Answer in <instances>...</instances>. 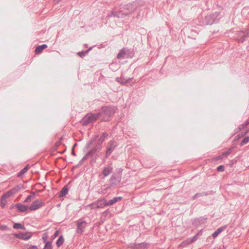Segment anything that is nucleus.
<instances>
[{
	"label": "nucleus",
	"mask_w": 249,
	"mask_h": 249,
	"mask_svg": "<svg viewBox=\"0 0 249 249\" xmlns=\"http://www.w3.org/2000/svg\"><path fill=\"white\" fill-rule=\"evenodd\" d=\"M108 136V134L107 133H103L100 137L99 139L96 141L94 147L91 149V152H96L98 150L101 149L103 142H104L105 139Z\"/></svg>",
	"instance_id": "5"
},
{
	"label": "nucleus",
	"mask_w": 249,
	"mask_h": 249,
	"mask_svg": "<svg viewBox=\"0 0 249 249\" xmlns=\"http://www.w3.org/2000/svg\"><path fill=\"white\" fill-rule=\"evenodd\" d=\"M112 170V168L110 166L106 167L103 170V174L107 177L108 176Z\"/></svg>",
	"instance_id": "23"
},
{
	"label": "nucleus",
	"mask_w": 249,
	"mask_h": 249,
	"mask_svg": "<svg viewBox=\"0 0 249 249\" xmlns=\"http://www.w3.org/2000/svg\"><path fill=\"white\" fill-rule=\"evenodd\" d=\"M13 228L16 229L25 230V227L20 223H15L13 225Z\"/></svg>",
	"instance_id": "30"
},
{
	"label": "nucleus",
	"mask_w": 249,
	"mask_h": 249,
	"mask_svg": "<svg viewBox=\"0 0 249 249\" xmlns=\"http://www.w3.org/2000/svg\"><path fill=\"white\" fill-rule=\"evenodd\" d=\"M76 231L78 232V228L76 229Z\"/></svg>",
	"instance_id": "50"
},
{
	"label": "nucleus",
	"mask_w": 249,
	"mask_h": 249,
	"mask_svg": "<svg viewBox=\"0 0 249 249\" xmlns=\"http://www.w3.org/2000/svg\"><path fill=\"white\" fill-rule=\"evenodd\" d=\"M133 78H129L127 79H124V77H116L115 78L116 81L117 82L120 83L121 85H125L127 83H128L129 81H130Z\"/></svg>",
	"instance_id": "16"
},
{
	"label": "nucleus",
	"mask_w": 249,
	"mask_h": 249,
	"mask_svg": "<svg viewBox=\"0 0 249 249\" xmlns=\"http://www.w3.org/2000/svg\"><path fill=\"white\" fill-rule=\"evenodd\" d=\"M220 18V13L217 12L207 15L203 19L202 25H207L216 23L218 22Z\"/></svg>",
	"instance_id": "3"
},
{
	"label": "nucleus",
	"mask_w": 249,
	"mask_h": 249,
	"mask_svg": "<svg viewBox=\"0 0 249 249\" xmlns=\"http://www.w3.org/2000/svg\"><path fill=\"white\" fill-rule=\"evenodd\" d=\"M117 17L119 18H123V16L122 15V12H116L115 11H113L111 13L108 15L107 17Z\"/></svg>",
	"instance_id": "19"
},
{
	"label": "nucleus",
	"mask_w": 249,
	"mask_h": 249,
	"mask_svg": "<svg viewBox=\"0 0 249 249\" xmlns=\"http://www.w3.org/2000/svg\"><path fill=\"white\" fill-rule=\"evenodd\" d=\"M200 197H202L201 193H196L195 195L194 196L193 199H196L197 198Z\"/></svg>",
	"instance_id": "39"
},
{
	"label": "nucleus",
	"mask_w": 249,
	"mask_h": 249,
	"mask_svg": "<svg viewBox=\"0 0 249 249\" xmlns=\"http://www.w3.org/2000/svg\"><path fill=\"white\" fill-rule=\"evenodd\" d=\"M71 183V182H69L68 184L65 185L60 192L59 196V197L65 196L68 193L69 190V186Z\"/></svg>",
	"instance_id": "15"
},
{
	"label": "nucleus",
	"mask_w": 249,
	"mask_h": 249,
	"mask_svg": "<svg viewBox=\"0 0 249 249\" xmlns=\"http://www.w3.org/2000/svg\"><path fill=\"white\" fill-rule=\"evenodd\" d=\"M91 153H93V152H91V150L82 159L81 162H82L84 160H86L90 155Z\"/></svg>",
	"instance_id": "35"
},
{
	"label": "nucleus",
	"mask_w": 249,
	"mask_h": 249,
	"mask_svg": "<svg viewBox=\"0 0 249 249\" xmlns=\"http://www.w3.org/2000/svg\"><path fill=\"white\" fill-rule=\"evenodd\" d=\"M244 40H245L244 38H242V39H241L240 41L242 43H243L244 41Z\"/></svg>",
	"instance_id": "46"
},
{
	"label": "nucleus",
	"mask_w": 249,
	"mask_h": 249,
	"mask_svg": "<svg viewBox=\"0 0 249 249\" xmlns=\"http://www.w3.org/2000/svg\"><path fill=\"white\" fill-rule=\"evenodd\" d=\"M223 156V155L219 156V158H218V159H222V158H223V157H222V156Z\"/></svg>",
	"instance_id": "47"
},
{
	"label": "nucleus",
	"mask_w": 249,
	"mask_h": 249,
	"mask_svg": "<svg viewBox=\"0 0 249 249\" xmlns=\"http://www.w3.org/2000/svg\"><path fill=\"white\" fill-rule=\"evenodd\" d=\"M92 153H91L89 156H92L91 154H92Z\"/></svg>",
	"instance_id": "52"
},
{
	"label": "nucleus",
	"mask_w": 249,
	"mask_h": 249,
	"mask_svg": "<svg viewBox=\"0 0 249 249\" xmlns=\"http://www.w3.org/2000/svg\"><path fill=\"white\" fill-rule=\"evenodd\" d=\"M43 202L39 200H36L34 201L31 206L29 207V210L31 211H34L37 210L39 208L43 206Z\"/></svg>",
	"instance_id": "9"
},
{
	"label": "nucleus",
	"mask_w": 249,
	"mask_h": 249,
	"mask_svg": "<svg viewBox=\"0 0 249 249\" xmlns=\"http://www.w3.org/2000/svg\"><path fill=\"white\" fill-rule=\"evenodd\" d=\"M200 193L202 195V196H207L209 194L212 195L213 194V192L212 191L210 192V193H209L208 192H202V193Z\"/></svg>",
	"instance_id": "38"
},
{
	"label": "nucleus",
	"mask_w": 249,
	"mask_h": 249,
	"mask_svg": "<svg viewBox=\"0 0 249 249\" xmlns=\"http://www.w3.org/2000/svg\"><path fill=\"white\" fill-rule=\"evenodd\" d=\"M226 227V226L220 227L218 228L213 234H212V237L213 238H215L216 237L218 236V235L222 231H223L225 229Z\"/></svg>",
	"instance_id": "18"
},
{
	"label": "nucleus",
	"mask_w": 249,
	"mask_h": 249,
	"mask_svg": "<svg viewBox=\"0 0 249 249\" xmlns=\"http://www.w3.org/2000/svg\"><path fill=\"white\" fill-rule=\"evenodd\" d=\"M42 239H43V242H44V243H46L47 242V238H46V237L43 236V237H42Z\"/></svg>",
	"instance_id": "43"
},
{
	"label": "nucleus",
	"mask_w": 249,
	"mask_h": 249,
	"mask_svg": "<svg viewBox=\"0 0 249 249\" xmlns=\"http://www.w3.org/2000/svg\"><path fill=\"white\" fill-rule=\"evenodd\" d=\"M32 236V234L30 232H28L26 233H19L18 234H16V236L20 239L27 240L29 239Z\"/></svg>",
	"instance_id": "10"
},
{
	"label": "nucleus",
	"mask_w": 249,
	"mask_h": 249,
	"mask_svg": "<svg viewBox=\"0 0 249 249\" xmlns=\"http://www.w3.org/2000/svg\"><path fill=\"white\" fill-rule=\"evenodd\" d=\"M35 196V193H33V195H29L25 199V200H24V202L25 203H28L30 201H31V199H33L34 198Z\"/></svg>",
	"instance_id": "33"
},
{
	"label": "nucleus",
	"mask_w": 249,
	"mask_h": 249,
	"mask_svg": "<svg viewBox=\"0 0 249 249\" xmlns=\"http://www.w3.org/2000/svg\"><path fill=\"white\" fill-rule=\"evenodd\" d=\"M58 231H55V232L54 234V237H56L58 235Z\"/></svg>",
	"instance_id": "44"
},
{
	"label": "nucleus",
	"mask_w": 249,
	"mask_h": 249,
	"mask_svg": "<svg viewBox=\"0 0 249 249\" xmlns=\"http://www.w3.org/2000/svg\"><path fill=\"white\" fill-rule=\"evenodd\" d=\"M60 0H57V1H60Z\"/></svg>",
	"instance_id": "53"
},
{
	"label": "nucleus",
	"mask_w": 249,
	"mask_h": 249,
	"mask_svg": "<svg viewBox=\"0 0 249 249\" xmlns=\"http://www.w3.org/2000/svg\"><path fill=\"white\" fill-rule=\"evenodd\" d=\"M108 206L107 201L105 199H99L96 202L91 204V209L103 208Z\"/></svg>",
	"instance_id": "7"
},
{
	"label": "nucleus",
	"mask_w": 249,
	"mask_h": 249,
	"mask_svg": "<svg viewBox=\"0 0 249 249\" xmlns=\"http://www.w3.org/2000/svg\"><path fill=\"white\" fill-rule=\"evenodd\" d=\"M143 4L142 0H136L133 3H128L123 6V10L125 11L124 12L122 13L123 16H125L129 14L133 13L137 9L142 6Z\"/></svg>",
	"instance_id": "2"
},
{
	"label": "nucleus",
	"mask_w": 249,
	"mask_h": 249,
	"mask_svg": "<svg viewBox=\"0 0 249 249\" xmlns=\"http://www.w3.org/2000/svg\"><path fill=\"white\" fill-rule=\"evenodd\" d=\"M122 197L121 196H118V197H114L112 199L109 200L107 201V204L108 206H111L114 204V203H116L117 202L119 201V200H121L122 199Z\"/></svg>",
	"instance_id": "21"
},
{
	"label": "nucleus",
	"mask_w": 249,
	"mask_h": 249,
	"mask_svg": "<svg viewBox=\"0 0 249 249\" xmlns=\"http://www.w3.org/2000/svg\"><path fill=\"white\" fill-rule=\"evenodd\" d=\"M12 195H13V194L12 193V191L10 190L2 195L1 199L3 200V199L10 197Z\"/></svg>",
	"instance_id": "27"
},
{
	"label": "nucleus",
	"mask_w": 249,
	"mask_h": 249,
	"mask_svg": "<svg viewBox=\"0 0 249 249\" xmlns=\"http://www.w3.org/2000/svg\"><path fill=\"white\" fill-rule=\"evenodd\" d=\"M21 188L20 185H17L10 190L12 191V193H13V194H15L17 193L18 191H19Z\"/></svg>",
	"instance_id": "29"
},
{
	"label": "nucleus",
	"mask_w": 249,
	"mask_h": 249,
	"mask_svg": "<svg viewBox=\"0 0 249 249\" xmlns=\"http://www.w3.org/2000/svg\"><path fill=\"white\" fill-rule=\"evenodd\" d=\"M76 145H77V143H75L74 144L73 146H74V147H75V146H76Z\"/></svg>",
	"instance_id": "49"
},
{
	"label": "nucleus",
	"mask_w": 249,
	"mask_h": 249,
	"mask_svg": "<svg viewBox=\"0 0 249 249\" xmlns=\"http://www.w3.org/2000/svg\"><path fill=\"white\" fill-rule=\"evenodd\" d=\"M148 244L145 243L141 244H132L129 248L131 249H146Z\"/></svg>",
	"instance_id": "11"
},
{
	"label": "nucleus",
	"mask_w": 249,
	"mask_h": 249,
	"mask_svg": "<svg viewBox=\"0 0 249 249\" xmlns=\"http://www.w3.org/2000/svg\"><path fill=\"white\" fill-rule=\"evenodd\" d=\"M27 249H37V246L34 245V246H32L30 247L29 248H27Z\"/></svg>",
	"instance_id": "40"
},
{
	"label": "nucleus",
	"mask_w": 249,
	"mask_h": 249,
	"mask_svg": "<svg viewBox=\"0 0 249 249\" xmlns=\"http://www.w3.org/2000/svg\"><path fill=\"white\" fill-rule=\"evenodd\" d=\"M47 47V45L46 44H43L37 46L35 49V53L38 54L42 52V51Z\"/></svg>",
	"instance_id": "22"
},
{
	"label": "nucleus",
	"mask_w": 249,
	"mask_h": 249,
	"mask_svg": "<svg viewBox=\"0 0 249 249\" xmlns=\"http://www.w3.org/2000/svg\"><path fill=\"white\" fill-rule=\"evenodd\" d=\"M208 218L206 216H201L195 218L192 222V225L195 227H199L206 223Z\"/></svg>",
	"instance_id": "6"
},
{
	"label": "nucleus",
	"mask_w": 249,
	"mask_h": 249,
	"mask_svg": "<svg viewBox=\"0 0 249 249\" xmlns=\"http://www.w3.org/2000/svg\"><path fill=\"white\" fill-rule=\"evenodd\" d=\"M116 110L117 108L114 107H102L101 111L98 113L99 117L101 118V120L103 122L109 121Z\"/></svg>",
	"instance_id": "1"
},
{
	"label": "nucleus",
	"mask_w": 249,
	"mask_h": 249,
	"mask_svg": "<svg viewBox=\"0 0 249 249\" xmlns=\"http://www.w3.org/2000/svg\"><path fill=\"white\" fill-rule=\"evenodd\" d=\"M199 235V233H197L196 234L195 236L191 238H188L186 241H185L184 242H183V244H186L187 245L190 244L194 242H195L197 239L198 235Z\"/></svg>",
	"instance_id": "17"
},
{
	"label": "nucleus",
	"mask_w": 249,
	"mask_h": 249,
	"mask_svg": "<svg viewBox=\"0 0 249 249\" xmlns=\"http://www.w3.org/2000/svg\"><path fill=\"white\" fill-rule=\"evenodd\" d=\"M249 142V136H247L244 138L241 142L240 145L241 146H243L245 144L248 143Z\"/></svg>",
	"instance_id": "31"
},
{
	"label": "nucleus",
	"mask_w": 249,
	"mask_h": 249,
	"mask_svg": "<svg viewBox=\"0 0 249 249\" xmlns=\"http://www.w3.org/2000/svg\"><path fill=\"white\" fill-rule=\"evenodd\" d=\"M129 50L126 48H123L118 53L117 58L118 59L124 58L126 57Z\"/></svg>",
	"instance_id": "12"
},
{
	"label": "nucleus",
	"mask_w": 249,
	"mask_h": 249,
	"mask_svg": "<svg viewBox=\"0 0 249 249\" xmlns=\"http://www.w3.org/2000/svg\"><path fill=\"white\" fill-rule=\"evenodd\" d=\"M64 238H63L62 235H61L59 237L58 239H57V240L56 241V246L58 247H60L64 243Z\"/></svg>",
	"instance_id": "28"
},
{
	"label": "nucleus",
	"mask_w": 249,
	"mask_h": 249,
	"mask_svg": "<svg viewBox=\"0 0 249 249\" xmlns=\"http://www.w3.org/2000/svg\"><path fill=\"white\" fill-rule=\"evenodd\" d=\"M29 165H27L23 169H22L18 174L17 176L18 177H21L24 175L29 169Z\"/></svg>",
	"instance_id": "25"
},
{
	"label": "nucleus",
	"mask_w": 249,
	"mask_h": 249,
	"mask_svg": "<svg viewBox=\"0 0 249 249\" xmlns=\"http://www.w3.org/2000/svg\"><path fill=\"white\" fill-rule=\"evenodd\" d=\"M231 151H232V149L231 148H230L227 151L224 152L222 154V155H223L225 157H227L231 153Z\"/></svg>",
	"instance_id": "36"
},
{
	"label": "nucleus",
	"mask_w": 249,
	"mask_h": 249,
	"mask_svg": "<svg viewBox=\"0 0 249 249\" xmlns=\"http://www.w3.org/2000/svg\"><path fill=\"white\" fill-rule=\"evenodd\" d=\"M15 207L20 212H25L29 209V207H28L27 206L24 205L20 203H17L15 205Z\"/></svg>",
	"instance_id": "14"
},
{
	"label": "nucleus",
	"mask_w": 249,
	"mask_h": 249,
	"mask_svg": "<svg viewBox=\"0 0 249 249\" xmlns=\"http://www.w3.org/2000/svg\"><path fill=\"white\" fill-rule=\"evenodd\" d=\"M225 170V167L223 165H220L217 168V171L218 172H223Z\"/></svg>",
	"instance_id": "37"
},
{
	"label": "nucleus",
	"mask_w": 249,
	"mask_h": 249,
	"mask_svg": "<svg viewBox=\"0 0 249 249\" xmlns=\"http://www.w3.org/2000/svg\"><path fill=\"white\" fill-rule=\"evenodd\" d=\"M72 154H73L74 155H76V154H75L74 152H73V153H72Z\"/></svg>",
	"instance_id": "51"
},
{
	"label": "nucleus",
	"mask_w": 249,
	"mask_h": 249,
	"mask_svg": "<svg viewBox=\"0 0 249 249\" xmlns=\"http://www.w3.org/2000/svg\"><path fill=\"white\" fill-rule=\"evenodd\" d=\"M98 137H99L98 134H95L94 135V136L93 137V138L87 143V147L90 146L94 142H95L96 141V140L97 139Z\"/></svg>",
	"instance_id": "26"
},
{
	"label": "nucleus",
	"mask_w": 249,
	"mask_h": 249,
	"mask_svg": "<svg viewBox=\"0 0 249 249\" xmlns=\"http://www.w3.org/2000/svg\"><path fill=\"white\" fill-rule=\"evenodd\" d=\"M249 124V118L245 122V123L242 125H240L238 127V131L241 130L244 127L247 126Z\"/></svg>",
	"instance_id": "32"
},
{
	"label": "nucleus",
	"mask_w": 249,
	"mask_h": 249,
	"mask_svg": "<svg viewBox=\"0 0 249 249\" xmlns=\"http://www.w3.org/2000/svg\"><path fill=\"white\" fill-rule=\"evenodd\" d=\"M244 36L247 37L249 36V32H247L246 33H244Z\"/></svg>",
	"instance_id": "42"
},
{
	"label": "nucleus",
	"mask_w": 249,
	"mask_h": 249,
	"mask_svg": "<svg viewBox=\"0 0 249 249\" xmlns=\"http://www.w3.org/2000/svg\"><path fill=\"white\" fill-rule=\"evenodd\" d=\"M98 118V114L89 113L85 115L80 121V123L83 125H87L90 123L95 122Z\"/></svg>",
	"instance_id": "4"
},
{
	"label": "nucleus",
	"mask_w": 249,
	"mask_h": 249,
	"mask_svg": "<svg viewBox=\"0 0 249 249\" xmlns=\"http://www.w3.org/2000/svg\"><path fill=\"white\" fill-rule=\"evenodd\" d=\"M93 47V46H92V47H90V48H89V49H88L87 50L82 51L81 52H79V56H80L81 57H83L86 54H87L90 50H92Z\"/></svg>",
	"instance_id": "24"
},
{
	"label": "nucleus",
	"mask_w": 249,
	"mask_h": 249,
	"mask_svg": "<svg viewBox=\"0 0 249 249\" xmlns=\"http://www.w3.org/2000/svg\"><path fill=\"white\" fill-rule=\"evenodd\" d=\"M219 249H226V247L224 246H223L222 247L219 248Z\"/></svg>",
	"instance_id": "45"
},
{
	"label": "nucleus",
	"mask_w": 249,
	"mask_h": 249,
	"mask_svg": "<svg viewBox=\"0 0 249 249\" xmlns=\"http://www.w3.org/2000/svg\"><path fill=\"white\" fill-rule=\"evenodd\" d=\"M121 182V177L119 176H116L112 175L110 179V185L113 186L114 185H117Z\"/></svg>",
	"instance_id": "13"
},
{
	"label": "nucleus",
	"mask_w": 249,
	"mask_h": 249,
	"mask_svg": "<svg viewBox=\"0 0 249 249\" xmlns=\"http://www.w3.org/2000/svg\"><path fill=\"white\" fill-rule=\"evenodd\" d=\"M87 225L88 224L86 221H83L81 219L79 220V232L80 231V232H83L82 229L87 227Z\"/></svg>",
	"instance_id": "20"
},
{
	"label": "nucleus",
	"mask_w": 249,
	"mask_h": 249,
	"mask_svg": "<svg viewBox=\"0 0 249 249\" xmlns=\"http://www.w3.org/2000/svg\"><path fill=\"white\" fill-rule=\"evenodd\" d=\"M4 205H5V204H2V205H1V207H2V208H4Z\"/></svg>",
	"instance_id": "48"
},
{
	"label": "nucleus",
	"mask_w": 249,
	"mask_h": 249,
	"mask_svg": "<svg viewBox=\"0 0 249 249\" xmlns=\"http://www.w3.org/2000/svg\"><path fill=\"white\" fill-rule=\"evenodd\" d=\"M43 249H52V243L50 241L47 242Z\"/></svg>",
	"instance_id": "34"
},
{
	"label": "nucleus",
	"mask_w": 249,
	"mask_h": 249,
	"mask_svg": "<svg viewBox=\"0 0 249 249\" xmlns=\"http://www.w3.org/2000/svg\"><path fill=\"white\" fill-rule=\"evenodd\" d=\"M0 230H5L7 229V227L5 225H2L0 227Z\"/></svg>",
	"instance_id": "41"
},
{
	"label": "nucleus",
	"mask_w": 249,
	"mask_h": 249,
	"mask_svg": "<svg viewBox=\"0 0 249 249\" xmlns=\"http://www.w3.org/2000/svg\"><path fill=\"white\" fill-rule=\"evenodd\" d=\"M117 146V142L114 141H110L109 142H108L107 147V150L106 153V156L107 157L110 155Z\"/></svg>",
	"instance_id": "8"
}]
</instances>
